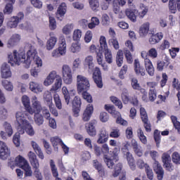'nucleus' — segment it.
I'll list each match as a JSON object with an SVG mask.
<instances>
[{
  "label": "nucleus",
  "instance_id": "nucleus-37",
  "mask_svg": "<svg viewBox=\"0 0 180 180\" xmlns=\"http://www.w3.org/2000/svg\"><path fill=\"white\" fill-rule=\"evenodd\" d=\"M120 153V149L117 147L113 148L112 151L110 153V160L115 161V162H117L119 161V154Z\"/></svg>",
  "mask_w": 180,
  "mask_h": 180
},
{
  "label": "nucleus",
  "instance_id": "nucleus-14",
  "mask_svg": "<svg viewBox=\"0 0 180 180\" xmlns=\"http://www.w3.org/2000/svg\"><path fill=\"white\" fill-rule=\"evenodd\" d=\"M141 57L144 58L146 70L147 71L148 75H150V77H153L155 71L154 70V65H153V62H151V60L147 58V53H146V52L141 53Z\"/></svg>",
  "mask_w": 180,
  "mask_h": 180
},
{
  "label": "nucleus",
  "instance_id": "nucleus-33",
  "mask_svg": "<svg viewBox=\"0 0 180 180\" xmlns=\"http://www.w3.org/2000/svg\"><path fill=\"white\" fill-rule=\"evenodd\" d=\"M31 144L34 152L38 155L39 158H40L41 160H44V154H43V151H41V148H40L39 144L34 142V141H32L31 142Z\"/></svg>",
  "mask_w": 180,
  "mask_h": 180
},
{
  "label": "nucleus",
  "instance_id": "nucleus-53",
  "mask_svg": "<svg viewBox=\"0 0 180 180\" xmlns=\"http://www.w3.org/2000/svg\"><path fill=\"white\" fill-rule=\"evenodd\" d=\"M110 99L111 102H112V103H114V105H115V106H117V108H119V109H122L123 104L122 103V101L118 99L117 97H116L115 96H110Z\"/></svg>",
  "mask_w": 180,
  "mask_h": 180
},
{
  "label": "nucleus",
  "instance_id": "nucleus-50",
  "mask_svg": "<svg viewBox=\"0 0 180 180\" xmlns=\"http://www.w3.org/2000/svg\"><path fill=\"white\" fill-rule=\"evenodd\" d=\"M22 103L27 112L30 109V98H29V96L26 95L22 96Z\"/></svg>",
  "mask_w": 180,
  "mask_h": 180
},
{
  "label": "nucleus",
  "instance_id": "nucleus-3",
  "mask_svg": "<svg viewBox=\"0 0 180 180\" xmlns=\"http://www.w3.org/2000/svg\"><path fill=\"white\" fill-rule=\"evenodd\" d=\"M77 92L78 94H82L83 99L86 101L88 103H92V102H94L92 96L87 91L91 87V84H89L88 78L85 76L78 75L77 76Z\"/></svg>",
  "mask_w": 180,
  "mask_h": 180
},
{
  "label": "nucleus",
  "instance_id": "nucleus-27",
  "mask_svg": "<svg viewBox=\"0 0 180 180\" xmlns=\"http://www.w3.org/2000/svg\"><path fill=\"white\" fill-rule=\"evenodd\" d=\"M20 41V35L19 34H14L11 36V39L7 42L8 49H11L16 46Z\"/></svg>",
  "mask_w": 180,
  "mask_h": 180
},
{
  "label": "nucleus",
  "instance_id": "nucleus-7",
  "mask_svg": "<svg viewBox=\"0 0 180 180\" xmlns=\"http://www.w3.org/2000/svg\"><path fill=\"white\" fill-rule=\"evenodd\" d=\"M67 52V44L65 43V38L61 37L60 38V44L58 49H55L52 52V57H60L64 56Z\"/></svg>",
  "mask_w": 180,
  "mask_h": 180
},
{
  "label": "nucleus",
  "instance_id": "nucleus-15",
  "mask_svg": "<svg viewBox=\"0 0 180 180\" xmlns=\"http://www.w3.org/2000/svg\"><path fill=\"white\" fill-rule=\"evenodd\" d=\"M10 165H12V164H14L17 167H20V168H22V169H25V168H27L29 167V164L27 163V160L25 159L22 155H19L17 156L13 162H9Z\"/></svg>",
  "mask_w": 180,
  "mask_h": 180
},
{
  "label": "nucleus",
  "instance_id": "nucleus-40",
  "mask_svg": "<svg viewBox=\"0 0 180 180\" xmlns=\"http://www.w3.org/2000/svg\"><path fill=\"white\" fill-rule=\"evenodd\" d=\"M53 101L57 109L61 110V109H63V103L61 102V98H60V95H58V94L55 93L53 95Z\"/></svg>",
  "mask_w": 180,
  "mask_h": 180
},
{
  "label": "nucleus",
  "instance_id": "nucleus-61",
  "mask_svg": "<svg viewBox=\"0 0 180 180\" xmlns=\"http://www.w3.org/2000/svg\"><path fill=\"white\" fill-rule=\"evenodd\" d=\"M30 89L32 91V92H34V94H37L39 92L40 88L39 87V84L31 82H30Z\"/></svg>",
  "mask_w": 180,
  "mask_h": 180
},
{
  "label": "nucleus",
  "instance_id": "nucleus-10",
  "mask_svg": "<svg viewBox=\"0 0 180 180\" xmlns=\"http://www.w3.org/2000/svg\"><path fill=\"white\" fill-rule=\"evenodd\" d=\"M82 105V101H81V98L78 96H75L72 101V113L75 117H78L79 116V112H81V106Z\"/></svg>",
  "mask_w": 180,
  "mask_h": 180
},
{
  "label": "nucleus",
  "instance_id": "nucleus-56",
  "mask_svg": "<svg viewBox=\"0 0 180 180\" xmlns=\"http://www.w3.org/2000/svg\"><path fill=\"white\" fill-rule=\"evenodd\" d=\"M72 53H79L81 51V44L79 42L72 43L70 46Z\"/></svg>",
  "mask_w": 180,
  "mask_h": 180
},
{
  "label": "nucleus",
  "instance_id": "nucleus-24",
  "mask_svg": "<svg viewBox=\"0 0 180 180\" xmlns=\"http://www.w3.org/2000/svg\"><path fill=\"white\" fill-rule=\"evenodd\" d=\"M134 67L136 75H141V77H144V75H146V69L140 65L139 59L134 60Z\"/></svg>",
  "mask_w": 180,
  "mask_h": 180
},
{
  "label": "nucleus",
  "instance_id": "nucleus-26",
  "mask_svg": "<svg viewBox=\"0 0 180 180\" xmlns=\"http://www.w3.org/2000/svg\"><path fill=\"white\" fill-rule=\"evenodd\" d=\"M131 146L134 150L135 155H137V157H143V149H141V146H139V143H137L136 139L131 140Z\"/></svg>",
  "mask_w": 180,
  "mask_h": 180
},
{
  "label": "nucleus",
  "instance_id": "nucleus-2",
  "mask_svg": "<svg viewBox=\"0 0 180 180\" xmlns=\"http://www.w3.org/2000/svg\"><path fill=\"white\" fill-rule=\"evenodd\" d=\"M15 117L18 123V132L14 134L13 142L16 147H19L20 146V134H25V131H26L28 136H34V129L30 122L26 120V113L22 111L17 112Z\"/></svg>",
  "mask_w": 180,
  "mask_h": 180
},
{
  "label": "nucleus",
  "instance_id": "nucleus-16",
  "mask_svg": "<svg viewBox=\"0 0 180 180\" xmlns=\"http://www.w3.org/2000/svg\"><path fill=\"white\" fill-rule=\"evenodd\" d=\"M62 94L64 96V99L65 101V103L67 105H70V102L71 101V96H75L77 91L75 89H72L68 91V89H67V86H63L62 88Z\"/></svg>",
  "mask_w": 180,
  "mask_h": 180
},
{
  "label": "nucleus",
  "instance_id": "nucleus-30",
  "mask_svg": "<svg viewBox=\"0 0 180 180\" xmlns=\"http://www.w3.org/2000/svg\"><path fill=\"white\" fill-rule=\"evenodd\" d=\"M92 113H94V105H88L83 113L82 119L84 122L90 120Z\"/></svg>",
  "mask_w": 180,
  "mask_h": 180
},
{
  "label": "nucleus",
  "instance_id": "nucleus-42",
  "mask_svg": "<svg viewBox=\"0 0 180 180\" xmlns=\"http://www.w3.org/2000/svg\"><path fill=\"white\" fill-rule=\"evenodd\" d=\"M123 51L122 50H119L117 53V56H116V64L117 67H122L123 65Z\"/></svg>",
  "mask_w": 180,
  "mask_h": 180
},
{
  "label": "nucleus",
  "instance_id": "nucleus-43",
  "mask_svg": "<svg viewBox=\"0 0 180 180\" xmlns=\"http://www.w3.org/2000/svg\"><path fill=\"white\" fill-rule=\"evenodd\" d=\"M148 30H150V23H144L139 29V34L141 36H146L148 33Z\"/></svg>",
  "mask_w": 180,
  "mask_h": 180
},
{
  "label": "nucleus",
  "instance_id": "nucleus-41",
  "mask_svg": "<svg viewBox=\"0 0 180 180\" xmlns=\"http://www.w3.org/2000/svg\"><path fill=\"white\" fill-rule=\"evenodd\" d=\"M172 86H173V88L176 89V91H178L176 96L178 98V102L180 105V83H179V81H178V79H176V78L173 79Z\"/></svg>",
  "mask_w": 180,
  "mask_h": 180
},
{
  "label": "nucleus",
  "instance_id": "nucleus-32",
  "mask_svg": "<svg viewBox=\"0 0 180 180\" xmlns=\"http://www.w3.org/2000/svg\"><path fill=\"white\" fill-rule=\"evenodd\" d=\"M171 59L166 56L164 60H158L157 63V70L158 71H162L165 67H168L169 64H171Z\"/></svg>",
  "mask_w": 180,
  "mask_h": 180
},
{
  "label": "nucleus",
  "instance_id": "nucleus-20",
  "mask_svg": "<svg viewBox=\"0 0 180 180\" xmlns=\"http://www.w3.org/2000/svg\"><path fill=\"white\" fill-rule=\"evenodd\" d=\"M139 13V11H137L136 8H127L125 10V15L127 16L128 19L131 20V22H133V23H136L137 22V13Z\"/></svg>",
  "mask_w": 180,
  "mask_h": 180
},
{
  "label": "nucleus",
  "instance_id": "nucleus-62",
  "mask_svg": "<svg viewBox=\"0 0 180 180\" xmlns=\"http://www.w3.org/2000/svg\"><path fill=\"white\" fill-rule=\"evenodd\" d=\"M176 8L175 0H169V9L171 13H176Z\"/></svg>",
  "mask_w": 180,
  "mask_h": 180
},
{
  "label": "nucleus",
  "instance_id": "nucleus-6",
  "mask_svg": "<svg viewBox=\"0 0 180 180\" xmlns=\"http://www.w3.org/2000/svg\"><path fill=\"white\" fill-rule=\"evenodd\" d=\"M109 146L108 143H104L101 146V153L103 154V161L106 164L107 167L112 169L115 167V162L108 155L109 154Z\"/></svg>",
  "mask_w": 180,
  "mask_h": 180
},
{
  "label": "nucleus",
  "instance_id": "nucleus-21",
  "mask_svg": "<svg viewBox=\"0 0 180 180\" xmlns=\"http://www.w3.org/2000/svg\"><path fill=\"white\" fill-rule=\"evenodd\" d=\"M109 140V133L105 129H101L98 135V144H105Z\"/></svg>",
  "mask_w": 180,
  "mask_h": 180
},
{
  "label": "nucleus",
  "instance_id": "nucleus-19",
  "mask_svg": "<svg viewBox=\"0 0 180 180\" xmlns=\"http://www.w3.org/2000/svg\"><path fill=\"white\" fill-rule=\"evenodd\" d=\"M28 158L32 169L40 168V163L39 162V159H37V156L35 153L30 151L28 153Z\"/></svg>",
  "mask_w": 180,
  "mask_h": 180
},
{
  "label": "nucleus",
  "instance_id": "nucleus-36",
  "mask_svg": "<svg viewBox=\"0 0 180 180\" xmlns=\"http://www.w3.org/2000/svg\"><path fill=\"white\" fill-rule=\"evenodd\" d=\"M105 109L108 112V113H110L113 116V117H117V116H120V112L118 111H116V108L113 105H105Z\"/></svg>",
  "mask_w": 180,
  "mask_h": 180
},
{
  "label": "nucleus",
  "instance_id": "nucleus-5",
  "mask_svg": "<svg viewBox=\"0 0 180 180\" xmlns=\"http://www.w3.org/2000/svg\"><path fill=\"white\" fill-rule=\"evenodd\" d=\"M157 154L158 153L155 150L150 151V155L154 161L153 164V171L157 175V179L158 180H162L164 179V169L162 168V166H161V164H160V162L157 160Z\"/></svg>",
  "mask_w": 180,
  "mask_h": 180
},
{
  "label": "nucleus",
  "instance_id": "nucleus-34",
  "mask_svg": "<svg viewBox=\"0 0 180 180\" xmlns=\"http://www.w3.org/2000/svg\"><path fill=\"white\" fill-rule=\"evenodd\" d=\"M126 157L127 161L132 171L136 170V163L134 162V158L133 157V155L130 152H127Z\"/></svg>",
  "mask_w": 180,
  "mask_h": 180
},
{
  "label": "nucleus",
  "instance_id": "nucleus-58",
  "mask_svg": "<svg viewBox=\"0 0 180 180\" xmlns=\"http://www.w3.org/2000/svg\"><path fill=\"white\" fill-rule=\"evenodd\" d=\"M108 44H110V46H112L115 50H119V49L120 48L119 45V41H117V38H111L110 39H109Z\"/></svg>",
  "mask_w": 180,
  "mask_h": 180
},
{
  "label": "nucleus",
  "instance_id": "nucleus-28",
  "mask_svg": "<svg viewBox=\"0 0 180 180\" xmlns=\"http://www.w3.org/2000/svg\"><path fill=\"white\" fill-rule=\"evenodd\" d=\"M6 3V6L4 10L5 15H11L13 12V5L16 2V0H4Z\"/></svg>",
  "mask_w": 180,
  "mask_h": 180
},
{
  "label": "nucleus",
  "instance_id": "nucleus-23",
  "mask_svg": "<svg viewBox=\"0 0 180 180\" xmlns=\"http://www.w3.org/2000/svg\"><path fill=\"white\" fill-rule=\"evenodd\" d=\"M49 39L46 41V50H53L54 47H56V44H57V37H54V32L49 33Z\"/></svg>",
  "mask_w": 180,
  "mask_h": 180
},
{
  "label": "nucleus",
  "instance_id": "nucleus-39",
  "mask_svg": "<svg viewBox=\"0 0 180 180\" xmlns=\"http://www.w3.org/2000/svg\"><path fill=\"white\" fill-rule=\"evenodd\" d=\"M34 120L38 126H41L44 123V117L40 112H35L34 115Z\"/></svg>",
  "mask_w": 180,
  "mask_h": 180
},
{
  "label": "nucleus",
  "instance_id": "nucleus-52",
  "mask_svg": "<svg viewBox=\"0 0 180 180\" xmlns=\"http://www.w3.org/2000/svg\"><path fill=\"white\" fill-rule=\"evenodd\" d=\"M110 99L111 102H112V103H114V105H115V106H117V108H119V109H122L123 104L122 103V101L118 99L117 97H116L115 96H110Z\"/></svg>",
  "mask_w": 180,
  "mask_h": 180
},
{
  "label": "nucleus",
  "instance_id": "nucleus-63",
  "mask_svg": "<svg viewBox=\"0 0 180 180\" xmlns=\"http://www.w3.org/2000/svg\"><path fill=\"white\" fill-rule=\"evenodd\" d=\"M2 85L6 91H13V85L12 83L8 80H3Z\"/></svg>",
  "mask_w": 180,
  "mask_h": 180
},
{
  "label": "nucleus",
  "instance_id": "nucleus-25",
  "mask_svg": "<svg viewBox=\"0 0 180 180\" xmlns=\"http://www.w3.org/2000/svg\"><path fill=\"white\" fill-rule=\"evenodd\" d=\"M1 78H4L5 79L8 78H11V77H12V72L11 71V67L8 65V64L4 63L1 65Z\"/></svg>",
  "mask_w": 180,
  "mask_h": 180
},
{
  "label": "nucleus",
  "instance_id": "nucleus-11",
  "mask_svg": "<svg viewBox=\"0 0 180 180\" xmlns=\"http://www.w3.org/2000/svg\"><path fill=\"white\" fill-rule=\"evenodd\" d=\"M162 161L163 162V167L168 172H172L175 169V167L171 162V156L168 153H163L162 155Z\"/></svg>",
  "mask_w": 180,
  "mask_h": 180
},
{
  "label": "nucleus",
  "instance_id": "nucleus-48",
  "mask_svg": "<svg viewBox=\"0 0 180 180\" xmlns=\"http://www.w3.org/2000/svg\"><path fill=\"white\" fill-rule=\"evenodd\" d=\"M100 49L98 50L103 51L106 50L109 48H108V42H106V37L105 36H101L100 39Z\"/></svg>",
  "mask_w": 180,
  "mask_h": 180
},
{
  "label": "nucleus",
  "instance_id": "nucleus-60",
  "mask_svg": "<svg viewBox=\"0 0 180 180\" xmlns=\"http://www.w3.org/2000/svg\"><path fill=\"white\" fill-rule=\"evenodd\" d=\"M39 167H35L33 169V176L36 178L37 180H43V174L40 172Z\"/></svg>",
  "mask_w": 180,
  "mask_h": 180
},
{
  "label": "nucleus",
  "instance_id": "nucleus-8",
  "mask_svg": "<svg viewBox=\"0 0 180 180\" xmlns=\"http://www.w3.org/2000/svg\"><path fill=\"white\" fill-rule=\"evenodd\" d=\"M140 116L143 123V127L146 130V133H151V122L148 120V115L147 114V111L146 108H140Z\"/></svg>",
  "mask_w": 180,
  "mask_h": 180
},
{
  "label": "nucleus",
  "instance_id": "nucleus-57",
  "mask_svg": "<svg viewBox=\"0 0 180 180\" xmlns=\"http://www.w3.org/2000/svg\"><path fill=\"white\" fill-rule=\"evenodd\" d=\"M4 127L5 129L6 133H7L8 137H11L12 134H13V129H12V126L11 124L8 123L7 122H4Z\"/></svg>",
  "mask_w": 180,
  "mask_h": 180
},
{
  "label": "nucleus",
  "instance_id": "nucleus-45",
  "mask_svg": "<svg viewBox=\"0 0 180 180\" xmlns=\"http://www.w3.org/2000/svg\"><path fill=\"white\" fill-rule=\"evenodd\" d=\"M153 138L157 147H160V144L161 143V131L158 129H155L153 132Z\"/></svg>",
  "mask_w": 180,
  "mask_h": 180
},
{
  "label": "nucleus",
  "instance_id": "nucleus-55",
  "mask_svg": "<svg viewBox=\"0 0 180 180\" xmlns=\"http://www.w3.org/2000/svg\"><path fill=\"white\" fill-rule=\"evenodd\" d=\"M138 137H139L140 141L143 144H147V136L144 135V132L143 131V129H139Z\"/></svg>",
  "mask_w": 180,
  "mask_h": 180
},
{
  "label": "nucleus",
  "instance_id": "nucleus-12",
  "mask_svg": "<svg viewBox=\"0 0 180 180\" xmlns=\"http://www.w3.org/2000/svg\"><path fill=\"white\" fill-rule=\"evenodd\" d=\"M92 78L97 88H103V82L102 81V72H101V69L99 68H95L93 72Z\"/></svg>",
  "mask_w": 180,
  "mask_h": 180
},
{
  "label": "nucleus",
  "instance_id": "nucleus-4",
  "mask_svg": "<svg viewBox=\"0 0 180 180\" xmlns=\"http://www.w3.org/2000/svg\"><path fill=\"white\" fill-rule=\"evenodd\" d=\"M54 79H56L54 85L52 86V88L50 89V92L52 94H57V91L61 88V85H63V79L59 75H57V72L52 71L50 72L49 76L44 82V85L45 86H49L51 85L53 82H54Z\"/></svg>",
  "mask_w": 180,
  "mask_h": 180
},
{
  "label": "nucleus",
  "instance_id": "nucleus-9",
  "mask_svg": "<svg viewBox=\"0 0 180 180\" xmlns=\"http://www.w3.org/2000/svg\"><path fill=\"white\" fill-rule=\"evenodd\" d=\"M43 107H41V103L37 100L36 96H34L32 98V107L30 105V108H28V113L30 115L41 113Z\"/></svg>",
  "mask_w": 180,
  "mask_h": 180
},
{
  "label": "nucleus",
  "instance_id": "nucleus-54",
  "mask_svg": "<svg viewBox=\"0 0 180 180\" xmlns=\"http://www.w3.org/2000/svg\"><path fill=\"white\" fill-rule=\"evenodd\" d=\"M172 161L175 165H180V154L178 152H174L172 155Z\"/></svg>",
  "mask_w": 180,
  "mask_h": 180
},
{
  "label": "nucleus",
  "instance_id": "nucleus-59",
  "mask_svg": "<svg viewBox=\"0 0 180 180\" xmlns=\"http://www.w3.org/2000/svg\"><path fill=\"white\" fill-rule=\"evenodd\" d=\"M82 37V31L81 30H75L73 32L72 38L75 41H79Z\"/></svg>",
  "mask_w": 180,
  "mask_h": 180
},
{
  "label": "nucleus",
  "instance_id": "nucleus-35",
  "mask_svg": "<svg viewBox=\"0 0 180 180\" xmlns=\"http://www.w3.org/2000/svg\"><path fill=\"white\" fill-rule=\"evenodd\" d=\"M50 167L52 175L54 178H56V180H63L61 179V178L58 177V171L57 170V167H56V163H54V160H50Z\"/></svg>",
  "mask_w": 180,
  "mask_h": 180
},
{
  "label": "nucleus",
  "instance_id": "nucleus-38",
  "mask_svg": "<svg viewBox=\"0 0 180 180\" xmlns=\"http://www.w3.org/2000/svg\"><path fill=\"white\" fill-rule=\"evenodd\" d=\"M103 51L106 63H108V64H112V63H113V56H112V51H110L108 48L107 49H104L103 52Z\"/></svg>",
  "mask_w": 180,
  "mask_h": 180
},
{
  "label": "nucleus",
  "instance_id": "nucleus-1",
  "mask_svg": "<svg viewBox=\"0 0 180 180\" xmlns=\"http://www.w3.org/2000/svg\"><path fill=\"white\" fill-rule=\"evenodd\" d=\"M8 63L12 67L15 65H20L21 63L25 64V68H29L32 61H34L37 67H41L43 65V61L40 57L37 56V51L35 49H30L27 52V59H26V53L25 51H21L18 53V51H13V56L10 54L8 56Z\"/></svg>",
  "mask_w": 180,
  "mask_h": 180
},
{
  "label": "nucleus",
  "instance_id": "nucleus-64",
  "mask_svg": "<svg viewBox=\"0 0 180 180\" xmlns=\"http://www.w3.org/2000/svg\"><path fill=\"white\" fill-rule=\"evenodd\" d=\"M148 98L150 102H154L157 99V90L149 89Z\"/></svg>",
  "mask_w": 180,
  "mask_h": 180
},
{
  "label": "nucleus",
  "instance_id": "nucleus-22",
  "mask_svg": "<svg viewBox=\"0 0 180 180\" xmlns=\"http://www.w3.org/2000/svg\"><path fill=\"white\" fill-rule=\"evenodd\" d=\"M67 13V4L65 3H62L58 8L56 12V18L58 20H63L64 19V15Z\"/></svg>",
  "mask_w": 180,
  "mask_h": 180
},
{
  "label": "nucleus",
  "instance_id": "nucleus-49",
  "mask_svg": "<svg viewBox=\"0 0 180 180\" xmlns=\"http://www.w3.org/2000/svg\"><path fill=\"white\" fill-rule=\"evenodd\" d=\"M131 85L133 89H135L136 91H141V89H143L141 88V86H140V83H139V80L136 77L131 79Z\"/></svg>",
  "mask_w": 180,
  "mask_h": 180
},
{
  "label": "nucleus",
  "instance_id": "nucleus-13",
  "mask_svg": "<svg viewBox=\"0 0 180 180\" xmlns=\"http://www.w3.org/2000/svg\"><path fill=\"white\" fill-rule=\"evenodd\" d=\"M62 74L64 82L68 84L72 82V71L70 66L64 65L62 68Z\"/></svg>",
  "mask_w": 180,
  "mask_h": 180
},
{
  "label": "nucleus",
  "instance_id": "nucleus-29",
  "mask_svg": "<svg viewBox=\"0 0 180 180\" xmlns=\"http://www.w3.org/2000/svg\"><path fill=\"white\" fill-rule=\"evenodd\" d=\"M93 167L96 169V171H98L100 176H105V168L103 167V165H102V163L99 162L98 160L96 159L93 160Z\"/></svg>",
  "mask_w": 180,
  "mask_h": 180
},
{
  "label": "nucleus",
  "instance_id": "nucleus-18",
  "mask_svg": "<svg viewBox=\"0 0 180 180\" xmlns=\"http://www.w3.org/2000/svg\"><path fill=\"white\" fill-rule=\"evenodd\" d=\"M95 124H96V120H91L89 123L86 124V130L87 134L91 137H95L96 136V129L95 128Z\"/></svg>",
  "mask_w": 180,
  "mask_h": 180
},
{
  "label": "nucleus",
  "instance_id": "nucleus-17",
  "mask_svg": "<svg viewBox=\"0 0 180 180\" xmlns=\"http://www.w3.org/2000/svg\"><path fill=\"white\" fill-rule=\"evenodd\" d=\"M11 155V150L6 146V143L0 141V158L1 160H6Z\"/></svg>",
  "mask_w": 180,
  "mask_h": 180
},
{
  "label": "nucleus",
  "instance_id": "nucleus-47",
  "mask_svg": "<svg viewBox=\"0 0 180 180\" xmlns=\"http://www.w3.org/2000/svg\"><path fill=\"white\" fill-rule=\"evenodd\" d=\"M122 168H123V165H122V163H117L114 167L112 176H114V178L119 176V175L120 174V172H122Z\"/></svg>",
  "mask_w": 180,
  "mask_h": 180
},
{
  "label": "nucleus",
  "instance_id": "nucleus-31",
  "mask_svg": "<svg viewBox=\"0 0 180 180\" xmlns=\"http://www.w3.org/2000/svg\"><path fill=\"white\" fill-rule=\"evenodd\" d=\"M162 37H164L162 32H158L155 34H152L149 38V43L150 44H157V43H160L162 40Z\"/></svg>",
  "mask_w": 180,
  "mask_h": 180
},
{
  "label": "nucleus",
  "instance_id": "nucleus-44",
  "mask_svg": "<svg viewBox=\"0 0 180 180\" xmlns=\"http://www.w3.org/2000/svg\"><path fill=\"white\" fill-rule=\"evenodd\" d=\"M51 142L52 143V146L54 148H57L58 150V146H61L64 142L63 140L60 139L58 136H54L51 138Z\"/></svg>",
  "mask_w": 180,
  "mask_h": 180
},
{
  "label": "nucleus",
  "instance_id": "nucleus-46",
  "mask_svg": "<svg viewBox=\"0 0 180 180\" xmlns=\"http://www.w3.org/2000/svg\"><path fill=\"white\" fill-rule=\"evenodd\" d=\"M51 91L50 93H48L44 95V101L45 103H47L48 106L49 108H51L53 106V96H51Z\"/></svg>",
  "mask_w": 180,
  "mask_h": 180
},
{
  "label": "nucleus",
  "instance_id": "nucleus-51",
  "mask_svg": "<svg viewBox=\"0 0 180 180\" xmlns=\"http://www.w3.org/2000/svg\"><path fill=\"white\" fill-rule=\"evenodd\" d=\"M84 65L87 66L89 70H92L94 68V58L92 56H89L85 58Z\"/></svg>",
  "mask_w": 180,
  "mask_h": 180
}]
</instances>
